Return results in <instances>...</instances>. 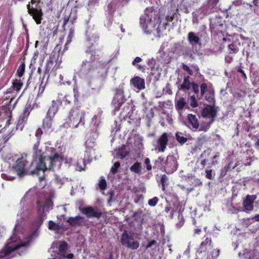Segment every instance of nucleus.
<instances>
[{
	"instance_id": "nucleus-10",
	"label": "nucleus",
	"mask_w": 259,
	"mask_h": 259,
	"mask_svg": "<svg viewBox=\"0 0 259 259\" xmlns=\"http://www.w3.org/2000/svg\"><path fill=\"white\" fill-rule=\"evenodd\" d=\"M121 242L122 245L132 249H136L139 246V242L134 239L131 233L124 231L121 237Z\"/></svg>"
},
{
	"instance_id": "nucleus-41",
	"label": "nucleus",
	"mask_w": 259,
	"mask_h": 259,
	"mask_svg": "<svg viewBox=\"0 0 259 259\" xmlns=\"http://www.w3.org/2000/svg\"><path fill=\"white\" fill-rule=\"evenodd\" d=\"M205 98L208 102L211 103L213 100V91L205 94Z\"/></svg>"
},
{
	"instance_id": "nucleus-50",
	"label": "nucleus",
	"mask_w": 259,
	"mask_h": 259,
	"mask_svg": "<svg viewBox=\"0 0 259 259\" xmlns=\"http://www.w3.org/2000/svg\"><path fill=\"white\" fill-rule=\"evenodd\" d=\"M206 172V177L209 179H212V170L211 169H206L205 170Z\"/></svg>"
},
{
	"instance_id": "nucleus-55",
	"label": "nucleus",
	"mask_w": 259,
	"mask_h": 259,
	"mask_svg": "<svg viewBox=\"0 0 259 259\" xmlns=\"http://www.w3.org/2000/svg\"><path fill=\"white\" fill-rule=\"evenodd\" d=\"M219 0H209V4L212 6V7H214L219 2Z\"/></svg>"
},
{
	"instance_id": "nucleus-44",
	"label": "nucleus",
	"mask_w": 259,
	"mask_h": 259,
	"mask_svg": "<svg viewBox=\"0 0 259 259\" xmlns=\"http://www.w3.org/2000/svg\"><path fill=\"white\" fill-rule=\"evenodd\" d=\"M158 201V199L155 197L151 199H150L148 201V204L151 206H154L157 204Z\"/></svg>"
},
{
	"instance_id": "nucleus-37",
	"label": "nucleus",
	"mask_w": 259,
	"mask_h": 259,
	"mask_svg": "<svg viewBox=\"0 0 259 259\" xmlns=\"http://www.w3.org/2000/svg\"><path fill=\"white\" fill-rule=\"evenodd\" d=\"M131 170L136 174H140L141 171V166L139 162L135 163L131 167Z\"/></svg>"
},
{
	"instance_id": "nucleus-17",
	"label": "nucleus",
	"mask_w": 259,
	"mask_h": 259,
	"mask_svg": "<svg viewBox=\"0 0 259 259\" xmlns=\"http://www.w3.org/2000/svg\"><path fill=\"white\" fill-rule=\"evenodd\" d=\"M256 198L255 195H247L243 201L242 210L247 213L252 211L253 209V202Z\"/></svg>"
},
{
	"instance_id": "nucleus-24",
	"label": "nucleus",
	"mask_w": 259,
	"mask_h": 259,
	"mask_svg": "<svg viewBox=\"0 0 259 259\" xmlns=\"http://www.w3.org/2000/svg\"><path fill=\"white\" fill-rule=\"evenodd\" d=\"M83 218L80 216H76L74 218H70L68 219L67 222L71 226H75L80 225L83 223Z\"/></svg>"
},
{
	"instance_id": "nucleus-22",
	"label": "nucleus",
	"mask_w": 259,
	"mask_h": 259,
	"mask_svg": "<svg viewBox=\"0 0 259 259\" xmlns=\"http://www.w3.org/2000/svg\"><path fill=\"white\" fill-rule=\"evenodd\" d=\"M238 255L239 256L242 255L244 259H259V252L257 251L251 252L245 250L244 253L239 252Z\"/></svg>"
},
{
	"instance_id": "nucleus-3",
	"label": "nucleus",
	"mask_w": 259,
	"mask_h": 259,
	"mask_svg": "<svg viewBox=\"0 0 259 259\" xmlns=\"http://www.w3.org/2000/svg\"><path fill=\"white\" fill-rule=\"evenodd\" d=\"M37 163L35 161L29 162L27 160V156L25 154H22L20 157L15 158V162L13 165V169L19 177L26 175H36L39 176V179L42 180V172Z\"/></svg>"
},
{
	"instance_id": "nucleus-13",
	"label": "nucleus",
	"mask_w": 259,
	"mask_h": 259,
	"mask_svg": "<svg viewBox=\"0 0 259 259\" xmlns=\"http://www.w3.org/2000/svg\"><path fill=\"white\" fill-rule=\"evenodd\" d=\"M123 93V91L121 89H117L116 91V93L112 102V106L115 111L118 110L125 101Z\"/></svg>"
},
{
	"instance_id": "nucleus-29",
	"label": "nucleus",
	"mask_w": 259,
	"mask_h": 259,
	"mask_svg": "<svg viewBox=\"0 0 259 259\" xmlns=\"http://www.w3.org/2000/svg\"><path fill=\"white\" fill-rule=\"evenodd\" d=\"M53 118L49 116L44 119L43 121V128L45 129L46 132H48L52 128V120Z\"/></svg>"
},
{
	"instance_id": "nucleus-5",
	"label": "nucleus",
	"mask_w": 259,
	"mask_h": 259,
	"mask_svg": "<svg viewBox=\"0 0 259 259\" xmlns=\"http://www.w3.org/2000/svg\"><path fill=\"white\" fill-rule=\"evenodd\" d=\"M219 250L212 248L210 239L207 238L203 241L196 252V259H216Z\"/></svg>"
},
{
	"instance_id": "nucleus-6",
	"label": "nucleus",
	"mask_w": 259,
	"mask_h": 259,
	"mask_svg": "<svg viewBox=\"0 0 259 259\" xmlns=\"http://www.w3.org/2000/svg\"><path fill=\"white\" fill-rule=\"evenodd\" d=\"M92 62L84 61H83L81 66L80 71L82 78L85 84L89 87H92L95 78L94 74L96 72Z\"/></svg>"
},
{
	"instance_id": "nucleus-30",
	"label": "nucleus",
	"mask_w": 259,
	"mask_h": 259,
	"mask_svg": "<svg viewBox=\"0 0 259 259\" xmlns=\"http://www.w3.org/2000/svg\"><path fill=\"white\" fill-rule=\"evenodd\" d=\"M176 108L179 111H181L186 105V102L184 98H180L176 99Z\"/></svg>"
},
{
	"instance_id": "nucleus-11",
	"label": "nucleus",
	"mask_w": 259,
	"mask_h": 259,
	"mask_svg": "<svg viewBox=\"0 0 259 259\" xmlns=\"http://www.w3.org/2000/svg\"><path fill=\"white\" fill-rule=\"evenodd\" d=\"M97 136H98L97 134L95 133L94 134V138L93 139L89 138L87 140L85 144V147L87 149L85 151V155H87V158L86 159H84V160L83 161V166L78 165V164L77 163V169L79 171H81L84 169L85 160H88L89 161H90V155H89V152H90V150L92 148H93L95 147V146L96 145V142H95V139L96 137H97Z\"/></svg>"
},
{
	"instance_id": "nucleus-23",
	"label": "nucleus",
	"mask_w": 259,
	"mask_h": 259,
	"mask_svg": "<svg viewBox=\"0 0 259 259\" xmlns=\"http://www.w3.org/2000/svg\"><path fill=\"white\" fill-rule=\"evenodd\" d=\"M58 108V103L57 101H53L52 104L49 108L47 116L53 118L57 113Z\"/></svg>"
},
{
	"instance_id": "nucleus-19",
	"label": "nucleus",
	"mask_w": 259,
	"mask_h": 259,
	"mask_svg": "<svg viewBox=\"0 0 259 259\" xmlns=\"http://www.w3.org/2000/svg\"><path fill=\"white\" fill-rule=\"evenodd\" d=\"M31 110L29 105H26L23 111V116L20 117L17 125L18 129L22 130L24 126V123L26 121L27 117L28 116L30 111Z\"/></svg>"
},
{
	"instance_id": "nucleus-7",
	"label": "nucleus",
	"mask_w": 259,
	"mask_h": 259,
	"mask_svg": "<svg viewBox=\"0 0 259 259\" xmlns=\"http://www.w3.org/2000/svg\"><path fill=\"white\" fill-rule=\"evenodd\" d=\"M53 202L51 199L46 198L45 201L38 200L37 203V213L38 215L36 227H39L45 219L50 208H52Z\"/></svg>"
},
{
	"instance_id": "nucleus-8",
	"label": "nucleus",
	"mask_w": 259,
	"mask_h": 259,
	"mask_svg": "<svg viewBox=\"0 0 259 259\" xmlns=\"http://www.w3.org/2000/svg\"><path fill=\"white\" fill-rule=\"evenodd\" d=\"M42 3L39 0H31V2L27 6L29 14L33 17L37 24H40L42 19Z\"/></svg>"
},
{
	"instance_id": "nucleus-38",
	"label": "nucleus",
	"mask_w": 259,
	"mask_h": 259,
	"mask_svg": "<svg viewBox=\"0 0 259 259\" xmlns=\"http://www.w3.org/2000/svg\"><path fill=\"white\" fill-rule=\"evenodd\" d=\"M25 65L24 63H22L19 67L17 70V74L19 77H22L25 71Z\"/></svg>"
},
{
	"instance_id": "nucleus-53",
	"label": "nucleus",
	"mask_w": 259,
	"mask_h": 259,
	"mask_svg": "<svg viewBox=\"0 0 259 259\" xmlns=\"http://www.w3.org/2000/svg\"><path fill=\"white\" fill-rule=\"evenodd\" d=\"M42 133V132L41 131V129H40L39 128H38L37 130V131H36L35 136L37 138L38 140L39 139Z\"/></svg>"
},
{
	"instance_id": "nucleus-39",
	"label": "nucleus",
	"mask_w": 259,
	"mask_h": 259,
	"mask_svg": "<svg viewBox=\"0 0 259 259\" xmlns=\"http://www.w3.org/2000/svg\"><path fill=\"white\" fill-rule=\"evenodd\" d=\"M22 85V83L20 80H16L13 83V87L14 90L19 91Z\"/></svg>"
},
{
	"instance_id": "nucleus-47",
	"label": "nucleus",
	"mask_w": 259,
	"mask_h": 259,
	"mask_svg": "<svg viewBox=\"0 0 259 259\" xmlns=\"http://www.w3.org/2000/svg\"><path fill=\"white\" fill-rule=\"evenodd\" d=\"M143 138L140 135H137L135 137V142L138 145L141 144L143 141Z\"/></svg>"
},
{
	"instance_id": "nucleus-45",
	"label": "nucleus",
	"mask_w": 259,
	"mask_h": 259,
	"mask_svg": "<svg viewBox=\"0 0 259 259\" xmlns=\"http://www.w3.org/2000/svg\"><path fill=\"white\" fill-rule=\"evenodd\" d=\"M72 97L71 96H65L64 98L63 101L65 104H69L71 102Z\"/></svg>"
},
{
	"instance_id": "nucleus-36",
	"label": "nucleus",
	"mask_w": 259,
	"mask_h": 259,
	"mask_svg": "<svg viewBox=\"0 0 259 259\" xmlns=\"http://www.w3.org/2000/svg\"><path fill=\"white\" fill-rule=\"evenodd\" d=\"M177 140L181 144H184L187 141V138L184 134L178 132L176 134Z\"/></svg>"
},
{
	"instance_id": "nucleus-4",
	"label": "nucleus",
	"mask_w": 259,
	"mask_h": 259,
	"mask_svg": "<svg viewBox=\"0 0 259 259\" xmlns=\"http://www.w3.org/2000/svg\"><path fill=\"white\" fill-rule=\"evenodd\" d=\"M161 15L158 17L157 11L152 7L147 8L144 14L140 17V25L146 33L156 31V35L160 36L159 24L161 22Z\"/></svg>"
},
{
	"instance_id": "nucleus-62",
	"label": "nucleus",
	"mask_w": 259,
	"mask_h": 259,
	"mask_svg": "<svg viewBox=\"0 0 259 259\" xmlns=\"http://www.w3.org/2000/svg\"><path fill=\"white\" fill-rule=\"evenodd\" d=\"M73 257V254L72 253H69L67 254V255H65V258L66 257L69 259H71Z\"/></svg>"
},
{
	"instance_id": "nucleus-1",
	"label": "nucleus",
	"mask_w": 259,
	"mask_h": 259,
	"mask_svg": "<svg viewBox=\"0 0 259 259\" xmlns=\"http://www.w3.org/2000/svg\"><path fill=\"white\" fill-rule=\"evenodd\" d=\"M18 220V218L12 235L8 239L4 248L0 251V259H10L17 253L21 255L25 251L33 236L36 235L35 233L26 237Z\"/></svg>"
},
{
	"instance_id": "nucleus-16",
	"label": "nucleus",
	"mask_w": 259,
	"mask_h": 259,
	"mask_svg": "<svg viewBox=\"0 0 259 259\" xmlns=\"http://www.w3.org/2000/svg\"><path fill=\"white\" fill-rule=\"evenodd\" d=\"M168 141V136L165 133H163L157 140L155 146V150L157 152H163L166 148Z\"/></svg>"
},
{
	"instance_id": "nucleus-63",
	"label": "nucleus",
	"mask_w": 259,
	"mask_h": 259,
	"mask_svg": "<svg viewBox=\"0 0 259 259\" xmlns=\"http://www.w3.org/2000/svg\"><path fill=\"white\" fill-rule=\"evenodd\" d=\"M53 65V62L51 60H48L47 63V67Z\"/></svg>"
},
{
	"instance_id": "nucleus-59",
	"label": "nucleus",
	"mask_w": 259,
	"mask_h": 259,
	"mask_svg": "<svg viewBox=\"0 0 259 259\" xmlns=\"http://www.w3.org/2000/svg\"><path fill=\"white\" fill-rule=\"evenodd\" d=\"M209 125H207L205 126H203L202 125L201 126L200 130L203 131H206L209 128Z\"/></svg>"
},
{
	"instance_id": "nucleus-26",
	"label": "nucleus",
	"mask_w": 259,
	"mask_h": 259,
	"mask_svg": "<svg viewBox=\"0 0 259 259\" xmlns=\"http://www.w3.org/2000/svg\"><path fill=\"white\" fill-rule=\"evenodd\" d=\"M188 119L189 123L191 124L193 128L196 130L198 128L199 122L195 115L189 114L188 115Z\"/></svg>"
},
{
	"instance_id": "nucleus-15",
	"label": "nucleus",
	"mask_w": 259,
	"mask_h": 259,
	"mask_svg": "<svg viewBox=\"0 0 259 259\" xmlns=\"http://www.w3.org/2000/svg\"><path fill=\"white\" fill-rule=\"evenodd\" d=\"M80 211L88 218H99L102 214L101 212L97 208L91 206L79 207Z\"/></svg>"
},
{
	"instance_id": "nucleus-28",
	"label": "nucleus",
	"mask_w": 259,
	"mask_h": 259,
	"mask_svg": "<svg viewBox=\"0 0 259 259\" xmlns=\"http://www.w3.org/2000/svg\"><path fill=\"white\" fill-rule=\"evenodd\" d=\"M201 94L203 96L204 94L210 93L213 91L211 85L210 83H203L200 85Z\"/></svg>"
},
{
	"instance_id": "nucleus-31",
	"label": "nucleus",
	"mask_w": 259,
	"mask_h": 259,
	"mask_svg": "<svg viewBox=\"0 0 259 259\" xmlns=\"http://www.w3.org/2000/svg\"><path fill=\"white\" fill-rule=\"evenodd\" d=\"M67 248V244L65 242H60L59 245V250L60 252V259L62 257L65 258V251Z\"/></svg>"
},
{
	"instance_id": "nucleus-14",
	"label": "nucleus",
	"mask_w": 259,
	"mask_h": 259,
	"mask_svg": "<svg viewBox=\"0 0 259 259\" xmlns=\"http://www.w3.org/2000/svg\"><path fill=\"white\" fill-rule=\"evenodd\" d=\"M164 171L167 174H171L177 170V162L176 158L172 155H169L164 162Z\"/></svg>"
},
{
	"instance_id": "nucleus-57",
	"label": "nucleus",
	"mask_w": 259,
	"mask_h": 259,
	"mask_svg": "<svg viewBox=\"0 0 259 259\" xmlns=\"http://www.w3.org/2000/svg\"><path fill=\"white\" fill-rule=\"evenodd\" d=\"M233 60V58L232 57L227 56L225 57V61L226 62L228 63H230Z\"/></svg>"
},
{
	"instance_id": "nucleus-52",
	"label": "nucleus",
	"mask_w": 259,
	"mask_h": 259,
	"mask_svg": "<svg viewBox=\"0 0 259 259\" xmlns=\"http://www.w3.org/2000/svg\"><path fill=\"white\" fill-rule=\"evenodd\" d=\"M156 243V241L154 240H152L150 241L148 244L146 245V248L148 249L149 248L151 247L153 245H155Z\"/></svg>"
},
{
	"instance_id": "nucleus-48",
	"label": "nucleus",
	"mask_w": 259,
	"mask_h": 259,
	"mask_svg": "<svg viewBox=\"0 0 259 259\" xmlns=\"http://www.w3.org/2000/svg\"><path fill=\"white\" fill-rule=\"evenodd\" d=\"M99 186L101 189L104 190L106 187V182L105 180H102L99 183Z\"/></svg>"
},
{
	"instance_id": "nucleus-46",
	"label": "nucleus",
	"mask_w": 259,
	"mask_h": 259,
	"mask_svg": "<svg viewBox=\"0 0 259 259\" xmlns=\"http://www.w3.org/2000/svg\"><path fill=\"white\" fill-rule=\"evenodd\" d=\"M229 49L233 53H236L238 51V49L233 44L229 45Z\"/></svg>"
},
{
	"instance_id": "nucleus-61",
	"label": "nucleus",
	"mask_w": 259,
	"mask_h": 259,
	"mask_svg": "<svg viewBox=\"0 0 259 259\" xmlns=\"http://www.w3.org/2000/svg\"><path fill=\"white\" fill-rule=\"evenodd\" d=\"M241 3V2L240 0H236L233 2V4L236 5V6L240 5Z\"/></svg>"
},
{
	"instance_id": "nucleus-25",
	"label": "nucleus",
	"mask_w": 259,
	"mask_h": 259,
	"mask_svg": "<svg viewBox=\"0 0 259 259\" xmlns=\"http://www.w3.org/2000/svg\"><path fill=\"white\" fill-rule=\"evenodd\" d=\"M188 39L192 46L200 44V38L194 32H191L188 33Z\"/></svg>"
},
{
	"instance_id": "nucleus-64",
	"label": "nucleus",
	"mask_w": 259,
	"mask_h": 259,
	"mask_svg": "<svg viewBox=\"0 0 259 259\" xmlns=\"http://www.w3.org/2000/svg\"><path fill=\"white\" fill-rule=\"evenodd\" d=\"M254 219L256 221H259V214L258 215H256L254 217Z\"/></svg>"
},
{
	"instance_id": "nucleus-18",
	"label": "nucleus",
	"mask_w": 259,
	"mask_h": 259,
	"mask_svg": "<svg viewBox=\"0 0 259 259\" xmlns=\"http://www.w3.org/2000/svg\"><path fill=\"white\" fill-rule=\"evenodd\" d=\"M192 88L193 91L197 94L199 92L198 85L194 83H191L189 80V77H185L183 83L179 88L184 91H187Z\"/></svg>"
},
{
	"instance_id": "nucleus-12",
	"label": "nucleus",
	"mask_w": 259,
	"mask_h": 259,
	"mask_svg": "<svg viewBox=\"0 0 259 259\" xmlns=\"http://www.w3.org/2000/svg\"><path fill=\"white\" fill-rule=\"evenodd\" d=\"M170 207H166L165 211L166 213L170 212L169 217L175 219L176 225L178 228H181L184 223V220L182 213L176 210H170Z\"/></svg>"
},
{
	"instance_id": "nucleus-49",
	"label": "nucleus",
	"mask_w": 259,
	"mask_h": 259,
	"mask_svg": "<svg viewBox=\"0 0 259 259\" xmlns=\"http://www.w3.org/2000/svg\"><path fill=\"white\" fill-rule=\"evenodd\" d=\"M150 159L148 158H146L145 159V163L146 165V168H147V170H151L152 168V166L150 165Z\"/></svg>"
},
{
	"instance_id": "nucleus-33",
	"label": "nucleus",
	"mask_w": 259,
	"mask_h": 259,
	"mask_svg": "<svg viewBox=\"0 0 259 259\" xmlns=\"http://www.w3.org/2000/svg\"><path fill=\"white\" fill-rule=\"evenodd\" d=\"M61 226L60 224L55 223L54 222L50 221L49 222V229L51 230L57 232L60 230Z\"/></svg>"
},
{
	"instance_id": "nucleus-32",
	"label": "nucleus",
	"mask_w": 259,
	"mask_h": 259,
	"mask_svg": "<svg viewBox=\"0 0 259 259\" xmlns=\"http://www.w3.org/2000/svg\"><path fill=\"white\" fill-rule=\"evenodd\" d=\"M165 160H164V159L161 157H159L157 159L155 160V167L157 168H159L161 169H163L164 170V166L165 163L164 162Z\"/></svg>"
},
{
	"instance_id": "nucleus-2",
	"label": "nucleus",
	"mask_w": 259,
	"mask_h": 259,
	"mask_svg": "<svg viewBox=\"0 0 259 259\" xmlns=\"http://www.w3.org/2000/svg\"><path fill=\"white\" fill-rule=\"evenodd\" d=\"M39 142L37 141L33 148V160L38 164L39 168H42L40 171L42 172V177L44 176V172L47 169H51L55 165L59 167L61 162H64L66 164L70 163L72 160L71 158H64L62 155L58 154H55L53 155L48 156L47 153L42 152L41 150L39 148Z\"/></svg>"
},
{
	"instance_id": "nucleus-58",
	"label": "nucleus",
	"mask_w": 259,
	"mask_h": 259,
	"mask_svg": "<svg viewBox=\"0 0 259 259\" xmlns=\"http://www.w3.org/2000/svg\"><path fill=\"white\" fill-rule=\"evenodd\" d=\"M184 69L185 71H186L187 72H188L190 74L192 75L193 74V72H192V70H191L188 66H184Z\"/></svg>"
},
{
	"instance_id": "nucleus-56",
	"label": "nucleus",
	"mask_w": 259,
	"mask_h": 259,
	"mask_svg": "<svg viewBox=\"0 0 259 259\" xmlns=\"http://www.w3.org/2000/svg\"><path fill=\"white\" fill-rule=\"evenodd\" d=\"M142 59L140 57H136L132 63L133 65H135L137 63H139L142 61Z\"/></svg>"
},
{
	"instance_id": "nucleus-40",
	"label": "nucleus",
	"mask_w": 259,
	"mask_h": 259,
	"mask_svg": "<svg viewBox=\"0 0 259 259\" xmlns=\"http://www.w3.org/2000/svg\"><path fill=\"white\" fill-rule=\"evenodd\" d=\"M101 122V118L100 116L95 115L92 118V124L96 127H97Z\"/></svg>"
},
{
	"instance_id": "nucleus-9",
	"label": "nucleus",
	"mask_w": 259,
	"mask_h": 259,
	"mask_svg": "<svg viewBox=\"0 0 259 259\" xmlns=\"http://www.w3.org/2000/svg\"><path fill=\"white\" fill-rule=\"evenodd\" d=\"M84 111L77 108L72 109L69 115L70 120V126L76 128L79 125H83L84 124Z\"/></svg>"
},
{
	"instance_id": "nucleus-21",
	"label": "nucleus",
	"mask_w": 259,
	"mask_h": 259,
	"mask_svg": "<svg viewBox=\"0 0 259 259\" xmlns=\"http://www.w3.org/2000/svg\"><path fill=\"white\" fill-rule=\"evenodd\" d=\"M131 83L139 90H142L145 88L144 80L139 76L133 78L131 80Z\"/></svg>"
},
{
	"instance_id": "nucleus-20",
	"label": "nucleus",
	"mask_w": 259,
	"mask_h": 259,
	"mask_svg": "<svg viewBox=\"0 0 259 259\" xmlns=\"http://www.w3.org/2000/svg\"><path fill=\"white\" fill-rule=\"evenodd\" d=\"M202 115L204 117L213 118L216 115V111L214 107L208 106L203 109Z\"/></svg>"
},
{
	"instance_id": "nucleus-43",
	"label": "nucleus",
	"mask_w": 259,
	"mask_h": 259,
	"mask_svg": "<svg viewBox=\"0 0 259 259\" xmlns=\"http://www.w3.org/2000/svg\"><path fill=\"white\" fill-rule=\"evenodd\" d=\"M120 164L119 162H116L114 165L111 168V171L113 174H115L117 172L118 168L119 167Z\"/></svg>"
},
{
	"instance_id": "nucleus-34",
	"label": "nucleus",
	"mask_w": 259,
	"mask_h": 259,
	"mask_svg": "<svg viewBox=\"0 0 259 259\" xmlns=\"http://www.w3.org/2000/svg\"><path fill=\"white\" fill-rule=\"evenodd\" d=\"M128 154L127 151L126 150L125 146L124 145L121 146V147L118 149L117 152L118 158L122 159L124 158Z\"/></svg>"
},
{
	"instance_id": "nucleus-42",
	"label": "nucleus",
	"mask_w": 259,
	"mask_h": 259,
	"mask_svg": "<svg viewBox=\"0 0 259 259\" xmlns=\"http://www.w3.org/2000/svg\"><path fill=\"white\" fill-rule=\"evenodd\" d=\"M190 104L192 107H196L198 106L195 97L194 95L191 96L189 99Z\"/></svg>"
},
{
	"instance_id": "nucleus-51",
	"label": "nucleus",
	"mask_w": 259,
	"mask_h": 259,
	"mask_svg": "<svg viewBox=\"0 0 259 259\" xmlns=\"http://www.w3.org/2000/svg\"><path fill=\"white\" fill-rule=\"evenodd\" d=\"M2 178L3 179L10 180V181H12V180H13L14 179L13 177H12L11 176H7L6 174H2Z\"/></svg>"
},
{
	"instance_id": "nucleus-35",
	"label": "nucleus",
	"mask_w": 259,
	"mask_h": 259,
	"mask_svg": "<svg viewBox=\"0 0 259 259\" xmlns=\"http://www.w3.org/2000/svg\"><path fill=\"white\" fill-rule=\"evenodd\" d=\"M74 29L71 27L69 30V32L67 38V41L65 45L64 50H66L68 49L67 45H68L72 41V39L74 36Z\"/></svg>"
},
{
	"instance_id": "nucleus-60",
	"label": "nucleus",
	"mask_w": 259,
	"mask_h": 259,
	"mask_svg": "<svg viewBox=\"0 0 259 259\" xmlns=\"http://www.w3.org/2000/svg\"><path fill=\"white\" fill-rule=\"evenodd\" d=\"M31 191V190H29L28 192H27L25 193V194L24 196V197L21 199V203H22V202L25 200V197H26V196L28 194V193H30V191Z\"/></svg>"
},
{
	"instance_id": "nucleus-27",
	"label": "nucleus",
	"mask_w": 259,
	"mask_h": 259,
	"mask_svg": "<svg viewBox=\"0 0 259 259\" xmlns=\"http://www.w3.org/2000/svg\"><path fill=\"white\" fill-rule=\"evenodd\" d=\"M31 209L30 206L23 208L18 213V217L20 216L21 218L25 219L29 217L31 214Z\"/></svg>"
},
{
	"instance_id": "nucleus-54",
	"label": "nucleus",
	"mask_w": 259,
	"mask_h": 259,
	"mask_svg": "<svg viewBox=\"0 0 259 259\" xmlns=\"http://www.w3.org/2000/svg\"><path fill=\"white\" fill-rule=\"evenodd\" d=\"M167 181V177H166V175H163L162 176L161 180L163 187H164L165 183Z\"/></svg>"
}]
</instances>
